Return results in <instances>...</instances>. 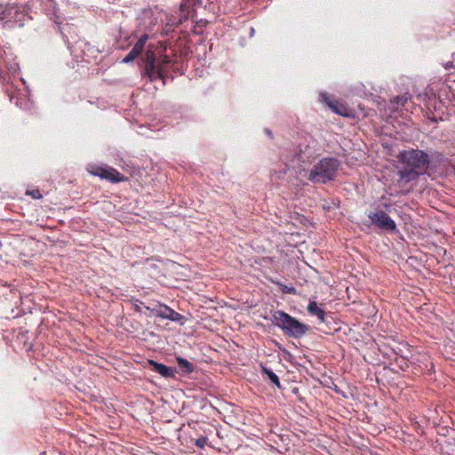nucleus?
Listing matches in <instances>:
<instances>
[{
  "instance_id": "20e7f679",
  "label": "nucleus",
  "mask_w": 455,
  "mask_h": 455,
  "mask_svg": "<svg viewBox=\"0 0 455 455\" xmlns=\"http://www.w3.org/2000/svg\"><path fill=\"white\" fill-rule=\"evenodd\" d=\"M368 218L372 225L381 230L388 233H394L397 230L395 222L379 206L373 212H370L368 213Z\"/></svg>"
},
{
  "instance_id": "dca6fc26",
  "label": "nucleus",
  "mask_w": 455,
  "mask_h": 455,
  "mask_svg": "<svg viewBox=\"0 0 455 455\" xmlns=\"http://www.w3.org/2000/svg\"><path fill=\"white\" fill-rule=\"evenodd\" d=\"M262 372L268 377L270 381L275 384L277 387H281L278 376L266 366H261Z\"/></svg>"
},
{
  "instance_id": "f03ea898",
  "label": "nucleus",
  "mask_w": 455,
  "mask_h": 455,
  "mask_svg": "<svg viewBox=\"0 0 455 455\" xmlns=\"http://www.w3.org/2000/svg\"><path fill=\"white\" fill-rule=\"evenodd\" d=\"M272 322L281 328L285 334L296 339L301 338L309 330L308 325L299 322L296 318L281 310L273 313Z\"/></svg>"
},
{
  "instance_id": "9b49d317",
  "label": "nucleus",
  "mask_w": 455,
  "mask_h": 455,
  "mask_svg": "<svg viewBox=\"0 0 455 455\" xmlns=\"http://www.w3.org/2000/svg\"><path fill=\"white\" fill-rule=\"evenodd\" d=\"M309 315H315L321 323L325 321V312L315 301H310L307 307Z\"/></svg>"
},
{
  "instance_id": "a211bd4d",
  "label": "nucleus",
  "mask_w": 455,
  "mask_h": 455,
  "mask_svg": "<svg viewBox=\"0 0 455 455\" xmlns=\"http://www.w3.org/2000/svg\"><path fill=\"white\" fill-rule=\"evenodd\" d=\"M142 60H143L144 64L157 60V59L155 55V52L153 51V47L151 45H149L148 48L147 49Z\"/></svg>"
},
{
  "instance_id": "ddd939ff",
  "label": "nucleus",
  "mask_w": 455,
  "mask_h": 455,
  "mask_svg": "<svg viewBox=\"0 0 455 455\" xmlns=\"http://www.w3.org/2000/svg\"><path fill=\"white\" fill-rule=\"evenodd\" d=\"M409 99H410V96L408 93H404L403 95L397 96L390 100L389 108L394 112L397 111L399 108V106H404Z\"/></svg>"
},
{
  "instance_id": "5701e85b",
  "label": "nucleus",
  "mask_w": 455,
  "mask_h": 455,
  "mask_svg": "<svg viewBox=\"0 0 455 455\" xmlns=\"http://www.w3.org/2000/svg\"><path fill=\"white\" fill-rule=\"evenodd\" d=\"M280 285H281L282 291L283 293H286V294H295L296 293V289L294 287H288V286L283 285V284H280Z\"/></svg>"
},
{
  "instance_id": "f8f14e48",
  "label": "nucleus",
  "mask_w": 455,
  "mask_h": 455,
  "mask_svg": "<svg viewBox=\"0 0 455 455\" xmlns=\"http://www.w3.org/2000/svg\"><path fill=\"white\" fill-rule=\"evenodd\" d=\"M328 105L335 113L342 116H349V109L343 103L338 100H331L328 103Z\"/></svg>"
},
{
  "instance_id": "1a4fd4ad",
  "label": "nucleus",
  "mask_w": 455,
  "mask_h": 455,
  "mask_svg": "<svg viewBox=\"0 0 455 455\" xmlns=\"http://www.w3.org/2000/svg\"><path fill=\"white\" fill-rule=\"evenodd\" d=\"M315 152L309 146L305 147L304 149H299L294 156L299 163L306 164H310L314 159H315Z\"/></svg>"
},
{
  "instance_id": "4be33fe9",
  "label": "nucleus",
  "mask_w": 455,
  "mask_h": 455,
  "mask_svg": "<svg viewBox=\"0 0 455 455\" xmlns=\"http://www.w3.org/2000/svg\"><path fill=\"white\" fill-rule=\"evenodd\" d=\"M138 57L139 56L136 53H134L133 52L130 51V52L123 59L122 62L123 63H129V62L133 61Z\"/></svg>"
},
{
  "instance_id": "9d476101",
  "label": "nucleus",
  "mask_w": 455,
  "mask_h": 455,
  "mask_svg": "<svg viewBox=\"0 0 455 455\" xmlns=\"http://www.w3.org/2000/svg\"><path fill=\"white\" fill-rule=\"evenodd\" d=\"M149 364L152 366V370L159 373L164 378H174L175 371L163 363L149 360Z\"/></svg>"
},
{
  "instance_id": "a878e982",
  "label": "nucleus",
  "mask_w": 455,
  "mask_h": 455,
  "mask_svg": "<svg viewBox=\"0 0 455 455\" xmlns=\"http://www.w3.org/2000/svg\"><path fill=\"white\" fill-rule=\"evenodd\" d=\"M383 207H384L385 209H387V208H389V207H390V204H383Z\"/></svg>"
},
{
  "instance_id": "bb28decb",
  "label": "nucleus",
  "mask_w": 455,
  "mask_h": 455,
  "mask_svg": "<svg viewBox=\"0 0 455 455\" xmlns=\"http://www.w3.org/2000/svg\"><path fill=\"white\" fill-rule=\"evenodd\" d=\"M267 134L272 137V133L270 131H267Z\"/></svg>"
},
{
  "instance_id": "f257e3e1",
  "label": "nucleus",
  "mask_w": 455,
  "mask_h": 455,
  "mask_svg": "<svg viewBox=\"0 0 455 455\" xmlns=\"http://www.w3.org/2000/svg\"><path fill=\"white\" fill-rule=\"evenodd\" d=\"M398 175L405 183L416 180L425 174L429 167L430 157L423 150L407 149L401 151L397 156Z\"/></svg>"
},
{
  "instance_id": "4468645a",
  "label": "nucleus",
  "mask_w": 455,
  "mask_h": 455,
  "mask_svg": "<svg viewBox=\"0 0 455 455\" xmlns=\"http://www.w3.org/2000/svg\"><path fill=\"white\" fill-rule=\"evenodd\" d=\"M148 40V35L144 34L142 35L139 40L136 42V44L133 45L132 49L131 50L134 53H136L138 56H140L142 52L144 51L145 44L147 41Z\"/></svg>"
},
{
  "instance_id": "f3484780",
  "label": "nucleus",
  "mask_w": 455,
  "mask_h": 455,
  "mask_svg": "<svg viewBox=\"0 0 455 455\" xmlns=\"http://www.w3.org/2000/svg\"><path fill=\"white\" fill-rule=\"evenodd\" d=\"M203 0H183L180 5V9L182 12H188L190 6L202 4Z\"/></svg>"
},
{
  "instance_id": "423d86ee",
  "label": "nucleus",
  "mask_w": 455,
  "mask_h": 455,
  "mask_svg": "<svg viewBox=\"0 0 455 455\" xmlns=\"http://www.w3.org/2000/svg\"><path fill=\"white\" fill-rule=\"evenodd\" d=\"M168 70L163 68V65H159L158 60L153 62L144 64L143 76H147L150 82H154L156 79H161L163 84H165V78L167 77Z\"/></svg>"
},
{
  "instance_id": "393cba45",
  "label": "nucleus",
  "mask_w": 455,
  "mask_h": 455,
  "mask_svg": "<svg viewBox=\"0 0 455 455\" xmlns=\"http://www.w3.org/2000/svg\"><path fill=\"white\" fill-rule=\"evenodd\" d=\"M134 308L137 312H141V308L139 305H135Z\"/></svg>"
},
{
  "instance_id": "b1692460",
  "label": "nucleus",
  "mask_w": 455,
  "mask_h": 455,
  "mask_svg": "<svg viewBox=\"0 0 455 455\" xmlns=\"http://www.w3.org/2000/svg\"><path fill=\"white\" fill-rule=\"evenodd\" d=\"M453 68H454V65L451 61H448L444 64V68L447 70Z\"/></svg>"
},
{
  "instance_id": "6ab92c4d",
  "label": "nucleus",
  "mask_w": 455,
  "mask_h": 455,
  "mask_svg": "<svg viewBox=\"0 0 455 455\" xmlns=\"http://www.w3.org/2000/svg\"><path fill=\"white\" fill-rule=\"evenodd\" d=\"M195 444L200 448V449H204L205 447V445L207 444V437L206 436H200L199 438H197L196 440H195Z\"/></svg>"
},
{
  "instance_id": "39448f33",
  "label": "nucleus",
  "mask_w": 455,
  "mask_h": 455,
  "mask_svg": "<svg viewBox=\"0 0 455 455\" xmlns=\"http://www.w3.org/2000/svg\"><path fill=\"white\" fill-rule=\"evenodd\" d=\"M24 16V10L21 8V6L16 4H0V21L15 24L21 22Z\"/></svg>"
},
{
  "instance_id": "412c9836",
  "label": "nucleus",
  "mask_w": 455,
  "mask_h": 455,
  "mask_svg": "<svg viewBox=\"0 0 455 455\" xmlns=\"http://www.w3.org/2000/svg\"><path fill=\"white\" fill-rule=\"evenodd\" d=\"M26 195L30 196L34 199H40L43 197L39 189L28 190Z\"/></svg>"
},
{
  "instance_id": "0eeeda50",
  "label": "nucleus",
  "mask_w": 455,
  "mask_h": 455,
  "mask_svg": "<svg viewBox=\"0 0 455 455\" xmlns=\"http://www.w3.org/2000/svg\"><path fill=\"white\" fill-rule=\"evenodd\" d=\"M147 310L150 311V313L156 317H160L163 319H168L173 322H179L181 320L182 315L174 311L172 308L169 307L166 305L160 304L156 306L155 307H145Z\"/></svg>"
},
{
  "instance_id": "aec40b11",
  "label": "nucleus",
  "mask_w": 455,
  "mask_h": 455,
  "mask_svg": "<svg viewBox=\"0 0 455 455\" xmlns=\"http://www.w3.org/2000/svg\"><path fill=\"white\" fill-rule=\"evenodd\" d=\"M159 65H163L164 69L168 70V66L171 64V59L167 55H164L160 60H158Z\"/></svg>"
},
{
  "instance_id": "6e6552de",
  "label": "nucleus",
  "mask_w": 455,
  "mask_h": 455,
  "mask_svg": "<svg viewBox=\"0 0 455 455\" xmlns=\"http://www.w3.org/2000/svg\"><path fill=\"white\" fill-rule=\"evenodd\" d=\"M95 175L100 177L101 179L108 180L113 183H118L127 180V178L124 174H122L114 168H99L98 171L95 172Z\"/></svg>"
},
{
  "instance_id": "2eb2a0df",
  "label": "nucleus",
  "mask_w": 455,
  "mask_h": 455,
  "mask_svg": "<svg viewBox=\"0 0 455 455\" xmlns=\"http://www.w3.org/2000/svg\"><path fill=\"white\" fill-rule=\"evenodd\" d=\"M177 363L180 370L185 373H191L194 371L193 364L187 359L177 357Z\"/></svg>"
},
{
  "instance_id": "cd10ccee",
  "label": "nucleus",
  "mask_w": 455,
  "mask_h": 455,
  "mask_svg": "<svg viewBox=\"0 0 455 455\" xmlns=\"http://www.w3.org/2000/svg\"><path fill=\"white\" fill-rule=\"evenodd\" d=\"M40 455H46V452H45V451H44V452H42Z\"/></svg>"
},
{
  "instance_id": "7ed1b4c3",
  "label": "nucleus",
  "mask_w": 455,
  "mask_h": 455,
  "mask_svg": "<svg viewBox=\"0 0 455 455\" xmlns=\"http://www.w3.org/2000/svg\"><path fill=\"white\" fill-rule=\"evenodd\" d=\"M340 165L335 157H324L321 159L310 171L308 180L314 183L325 184L334 180Z\"/></svg>"
}]
</instances>
